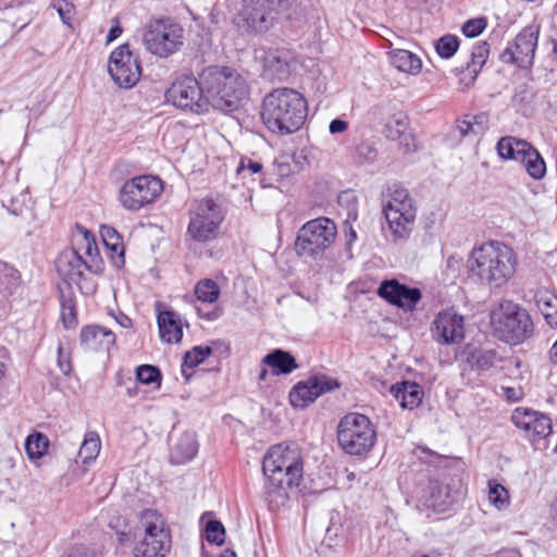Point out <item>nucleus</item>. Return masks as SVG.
Here are the masks:
<instances>
[{"instance_id":"1","label":"nucleus","mask_w":557,"mask_h":557,"mask_svg":"<svg viewBox=\"0 0 557 557\" xmlns=\"http://www.w3.org/2000/svg\"><path fill=\"white\" fill-rule=\"evenodd\" d=\"M265 476L263 497L271 510L285 506L289 491L298 487L304 475V460L297 444L272 446L262 461Z\"/></svg>"},{"instance_id":"2","label":"nucleus","mask_w":557,"mask_h":557,"mask_svg":"<svg viewBox=\"0 0 557 557\" xmlns=\"http://www.w3.org/2000/svg\"><path fill=\"white\" fill-rule=\"evenodd\" d=\"M308 115L307 100L296 89L275 88L262 100L261 120L273 134L289 135L304 125Z\"/></svg>"},{"instance_id":"3","label":"nucleus","mask_w":557,"mask_h":557,"mask_svg":"<svg viewBox=\"0 0 557 557\" xmlns=\"http://www.w3.org/2000/svg\"><path fill=\"white\" fill-rule=\"evenodd\" d=\"M518 258L511 247L502 242H488L474 249L469 259V270L491 288L503 287L513 277Z\"/></svg>"},{"instance_id":"4","label":"nucleus","mask_w":557,"mask_h":557,"mask_svg":"<svg viewBox=\"0 0 557 557\" xmlns=\"http://www.w3.org/2000/svg\"><path fill=\"white\" fill-rule=\"evenodd\" d=\"M201 84L211 107L224 113L236 111L249 95L246 78L230 66L211 65L203 69Z\"/></svg>"},{"instance_id":"5","label":"nucleus","mask_w":557,"mask_h":557,"mask_svg":"<svg viewBox=\"0 0 557 557\" xmlns=\"http://www.w3.org/2000/svg\"><path fill=\"white\" fill-rule=\"evenodd\" d=\"M491 326L495 335L509 345H519L534 333L529 312L510 300H503L491 310Z\"/></svg>"},{"instance_id":"6","label":"nucleus","mask_w":557,"mask_h":557,"mask_svg":"<svg viewBox=\"0 0 557 557\" xmlns=\"http://www.w3.org/2000/svg\"><path fill=\"white\" fill-rule=\"evenodd\" d=\"M383 214L394 240H405L410 236L417 208L405 187L399 184L388 187V195L383 203Z\"/></svg>"},{"instance_id":"7","label":"nucleus","mask_w":557,"mask_h":557,"mask_svg":"<svg viewBox=\"0 0 557 557\" xmlns=\"http://www.w3.org/2000/svg\"><path fill=\"white\" fill-rule=\"evenodd\" d=\"M376 430L371 420L358 412L344 416L337 425V442L348 455L363 456L374 446Z\"/></svg>"},{"instance_id":"8","label":"nucleus","mask_w":557,"mask_h":557,"mask_svg":"<svg viewBox=\"0 0 557 557\" xmlns=\"http://www.w3.org/2000/svg\"><path fill=\"white\" fill-rule=\"evenodd\" d=\"M280 0H243L233 17V24L244 35H259L270 30L276 21Z\"/></svg>"},{"instance_id":"9","label":"nucleus","mask_w":557,"mask_h":557,"mask_svg":"<svg viewBox=\"0 0 557 557\" xmlns=\"http://www.w3.org/2000/svg\"><path fill=\"white\" fill-rule=\"evenodd\" d=\"M139 529L145 536L134 548L135 557H165L171 540L162 516L154 509H145L139 516Z\"/></svg>"},{"instance_id":"10","label":"nucleus","mask_w":557,"mask_h":557,"mask_svg":"<svg viewBox=\"0 0 557 557\" xmlns=\"http://www.w3.org/2000/svg\"><path fill=\"white\" fill-rule=\"evenodd\" d=\"M336 234V225L331 219L310 220L300 227L295 249L299 256L318 258L333 244Z\"/></svg>"},{"instance_id":"11","label":"nucleus","mask_w":557,"mask_h":557,"mask_svg":"<svg viewBox=\"0 0 557 557\" xmlns=\"http://www.w3.org/2000/svg\"><path fill=\"white\" fill-rule=\"evenodd\" d=\"M149 52L168 58L181 49L184 44V28L171 18L151 21L143 36Z\"/></svg>"},{"instance_id":"12","label":"nucleus","mask_w":557,"mask_h":557,"mask_svg":"<svg viewBox=\"0 0 557 557\" xmlns=\"http://www.w3.org/2000/svg\"><path fill=\"white\" fill-rule=\"evenodd\" d=\"M224 220L222 207L211 199L201 200L190 212L187 226V239L198 244L214 240Z\"/></svg>"},{"instance_id":"13","label":"nucleus","mask_w":557,"mask_h":557,"mask_svg":"<svg viewBox=\"0 0 557 557\" xmlns=\"http://www.w3.org/2000/svg\"><path fill=\"white\" fill-rule=\"evenodd\" d=\"M165 99L176 108L197 114L208 112L211 107V100L201 84V73L198 79L185 76L173 82L165 91Z\"/></svg>"},{"instance_id":"14","label":"nucleus","mask_w":557,"mask_h":557,"mask_svg":"<svg viewBox=\"0 0 557 557\" xmlns=\"http://www.w3.org/2000/svg\"><path fill=\"white\" fill-rule=\"evenodd\" d=\"M162 191L161 180L151 175H140L127 180L119 191V201L128 211H138L153 202Z\"/></svg>"},{"instance_id":"15","label":"nucleus","mask_w":557,"mask_h":557,"mask_svg":"<svg viewBox=\"0 0 557 557\" xmlns=\"http://www.w3.org/2000/svg\"><path fill=\"white\" fill-rule=\"evenodd\" d=\"M540 28L534 25L524 27L499 54L505 64H512L520 69H530L534 63L537 48Z\"/></svg>"},{"instance_id":"16","label":"nucleus","mask_w":557,"mask_h":557,"mask_svg":"<svg viewBox=\"0 0 557 557\" xmlns=\"http://www.w3.org/2000/svg\"><path fill=\"white\" fill-rule=\"evenodd\" d=\"M108 72L113 82L122 88H131L139 81L141 75L139 60L127 44L119 46L111 52Z\"/></svg>"},{"instance_id":"17","label":"nucleus","mask_w":557,"mask_h":557,"mask_svg":"<svg viewBox=\"0 0 557 557\" xmlns=\"http://www.w3.org/2000/svg\"><path fill=\"white\" fill-rule=\"evenodd\" d=\"M341 386L336 379L326 374H314L293 386L288 398L296 409H305L313 404L321 395L332 392Z\"/></svg>"},{"instance_id":"18","label":"nucleus","mask_w":557,"mask_h":557,"mask_svg":"<svg viewBox=\"0 0 557 557\" xmlns=\"http://www.w3.org/2000/svg\"><path fill=\"white\" fill-rule=\"evenodd\" d=\"M413 494L421 506L436 512L447 511L457 500L448 485L432 478H429L426 482L419 483Z\"/></svg>"},{"instance_id":"19","label":"nucleus","mask_w":557,"mask_h":557,"mask_svg":"<svg viewBox=\"0 0 557 557\" xmlns=\"http://www.w3.org/2000/svg\"><path fill=\"white\" fill-rule=\"evenodd\" d=\"M377 295L388 304L406 310L416 308L422 297L421 290L418 287L401 284L395 278L381 282Z\"/></svg>"},{"instance_id":"20","label":"nucleus","mask_w":557,"mask_h":557,"mask_svg":"<svg viewBox=\"0 0 557 557\" xmlns=\"http://www.w3.org/2000/svg\"><path fill=\"white\" fill-rule=\"evenodd\" d=\"M512 421L519 429L527 432V436L531 441L543 440L553 430L552 420L548 416L530 409L515 410Z\"/></svg>"},{"instance_id":"21","label":"nucleus","mask_w":557,"mask_h":557,"mask_svg":"<svg viewBox=\"0 0 557 557\" xmlns=\"http://www.w3.org/2000/svg\"><path fill=\"white\" fill-rule=\"evenodd\" d=\"M433 324V337L438 343L445 345L457 344L465 337L463 317L455 312H440Z\"/></svg>"},{"instance_id":"22","label":"nucleus","mask_w":557,"mask_h":557,"mask_svg":"<svg viewBox=\"0 0 557 557\" xmlns=\"http://www.w3.org/2000/svg\"><path fill=\"white\" fill-rule=\"evenodd\" d=\"M55 269L61 278L67 284H75L83 289L81 283L86 270L83 255L78 249H65L55 260Z\"/></svg>"},{"instance_id":"23","label":"nucleus","mask_w":557,"mask_h":557,"mask_svg":"<svg viewBox=\"0 0 557 557\" xmlns=\"http://www.w3.org/2000/svg\"><path fill=\"white\" fill-rule=\"evenodd\" d=\"M79 339L87 350H109L115 343V334L99 325H87L82 329Z\"/></svg>"},{"instance_id":"24","label":"nucleus","mask_w":557,"mask_h":557,"mask_svg":"<svg viewBox=\"0 0 557 557\" xmlns=\"http://www.w3.org/2000/svg\"><path fill=\"white\" fill-rule=\"evenodd\" d=\"M72 249H78L83 255L85 268L88 272L96 275L103 273L104 263L100 256L96 238L89 231H83L81 243H77Z\"/></svg>"},{"instance_id":"25","label":"nucleus","mask_w":557,"mask_h":557,"mask_svg":"<svg viewBox=\"0 0 557 557\" xmlns=\"http://www.w3.org/2000/svg\"><path fill=\"white\" fill-rule=\"evenodd\" d=\"M290 53L285 50H275L267 53L264 58V76L271 81H285L290 75Z\"/></svg>"},{"instance_id":"26","label":"nucleus","mask_w":557,"mask_h":557,"mask_svg":"<svg viewBox=\"0 0 557 557\" xmlns=\"http://www.w3.org/2000/svg\"><path fill=\"white\" fill-rule=\"evenodd\" d=\"M160 337L169 344L180 343L183 337V325L180 317L170 310L159 312L157 317Z\"/></svg>"},{"instance_id":"27","label":"nucleus","mask_w":557,"mask_h":557,"mask_svg":"<svg viewBox=\"0 0 557 557\" xmlns=\"http://www.w3.org/2000/svg\"><path fill=\"white\" fill-rule=\"evenodd\" d=\"M391 393L405 409L418 407L423 396L421 386L416 382L409 381H403L392 385Z\"/></svg>"},{"instance_id":"28","label":"nucleus","mask_w":557,"mask_h":557,"mask_svg":"<svg viewBox=\"0 0 557 557\" xmlns=\"http://www.w3.org/2000/svg\"><path fill=\"white\" fill-rule=\"evenodd\" d=\"M391 64L399 72L417 75L422 69L421 59L406 49H394L387 52Z\"/></svg>"},{"instance_id":"29","label":"nucleus","mask_w":557,"mask_h":557,"mask_svg":"<svg viewBox=\"0 0 557 557\" xmlns=\"http://www.w3.org/2000/svg\"><path fill=\"white\" fill-rule=\"evenodd\" d=\"M198 451V444L194 433H184L175 443L170 454V461L182 465L190 461Z\"/></svg>"},{"instance_id":"30","label":"nucleus","mask_w":557,"mask_h":557,"mask_svg":"<svg viewBox=\"0 0 557 557\" xmlns=\"http://www.w3.org/2000/svg\"><path fill=\"white\" fill-rule=\"evenodd\" d=\"M262 362L271 368L274 375H286L298 369L295 357L282 349L269 352L263 357Z\"/></svg>"},{"instance_id":"31","label":"nucleus","mask_w":557,"mask_h":557,"mask_svg":"<svg viewBox=\"0 0 557 557\" xmlns=\"http://www.w3.org/2000/svg\"><path fill=\"white\" fill-rule=\"evenodd\" d=\"M535 302L546 323L557 329V295L548 289H539Z\"/></svg>"},{"instance_id":"32","label":"nucleus","mask_w":557,"mask_h":557,"mask_svg":"<svg viewBox=\"0 0 557 557\" xmlns=\"http://www.w3.org/2000/svg\"><path fill=\"white\" fill-rule=\"evenodd\" d=\"M491 46L486 40H480L472 46L470 53V61L467 62L463 69L467 72L471 81H475L479 73L483 69L490 55Z\"/></svg>"},{"instance_id":"33","label":"nucleus","mask_w":557,"mask_h":557,"mask_svg":"<svg viewBox=\"0 0 557 557\" xmlns=\"http://www.w3.org/2000/svg\"><path fill=\"white\" fill-rule=\"evenodd\" d=\"M530 144L516 137H503L497 143V152L500 158L507 160L520 161L525 151L529 150Z\"/></svg>"},{"instance_id":"34","label":"nucleus","mask_w":557,"mask_h":557,"mask_svg":"<svg viewBox=\"0 0 557 557\" xmlns=\"http://www.w3.org/2000/svg\"><path fill=\"white\" fill-rule=\"evenodd\" d=\"M497 354L493 349L474 348L467 352V362L471 369L486 371L496 362Z\"/></svg>"},{"instance_id":"35","label":"nucleus","mask_w":557,"mask_h":557,"mask_svg":"<svg viewBox=\"0 0 557 557\" xmlns=\"http://www.w3.org/2000/svg\"><path fill=\"white\" fill-rule=\"evenodd\" d=\"M520 162L533 178L539 180L545 175V162L539 151L531 145L529 146V150L525 151V154L522 156Z\"/></svg>"},{"instance_id":"36","label":"nucleus","mask_w":557,"mask_h":557,"mask_svg":"<svg viewBox=\"0 0 557 557\" xmlns=\"http://www.w3.org/2000/svg\"><path fill=\"white\" fill-rule=\"evenodd\" d=\"M212 354V348L210 346H195L191 350L187 351L184 356L182 363V374L189 379V374H187L188 369H194L198 364L205 361L207 357Z\"/></svg>"},{"instance_id":"37","label":"nucleus","mask_w":557,"mask_h":557,"mask_svg":"<svg viewBox=\"0 0 557 557\" xmlns=\"http://www.w3.org/2000/svg\"><path fill=\"white\" fill-rule=\"evenodd\" d=\"M48 447L49 440L42 433H33L25 440L26 454L33 460L41 458L46 454Z\"/></svg>"},{"instance_id":"38","label":"nucleus","mask_w":557,"mask_h":557,"mask_svg":"<svg viewBox=\"0 0 557 557\" xmlns=\"http://www.w3.org/2000/svg\"><path fill=\"white\" fill-rule=\"evenodd\" d=\"M408 127V119L404 112H398L391 115L384 127L385 136L391 140L399 139Z\"/></svg>"},{"instance_id":"39","label":"nucleus","mask_w":557,"mask_h":557,"mask_svg":"<svg viewBox=\"0 0 557 557\" xmlns=\"http://www.w3.org/2000/svg\"><path fill=\"white\" fill-rule=\"evenodd\" d=\"M100 446L99 436L95 432L87 433L78 451V456L83 463H88L95 460L100 451Z\"/></svg>"},{"instance_id":"40","label":"nucleus","mask_w":557,"mask_h":557,"mask_svg":"<svg viewBox=\"0 0 557 557\" xmlns=\"http://www.w3.org/2000/svg\"><path fill=\"white\" fill-rule=\"evenodd\" d=\"M195 294L199 300L212 304L220 296V287L213 280L206 278L197 283Z\"/></svg>"},{"instance_id":"41","label":"nucleus","mask_w":557,"mask_h":557,"mask_svg":"<svg viewBox=\"0 0 557 557\" xmlns=\"http://www.w3.org/2000/svg\"><path fill=\"white\" fill-rule=\"evenodd\" d=\"M488 500L497 509L503 510L509 506V494L506 487L494 480L488 481Z\"/></svg>"},{"instance_id":"42","label":"nucleus","mask_w":557,"mask_h":557,"mask_svg":"<svg viewBox=\"0 0 557 557\" xmlns=\"http://www.w3.org/2000/svg\"><path fill=\"white\" fill-rule=\"evenodd\" d=\"M459 44L457 36L445 35L436 41L435 49L441 58L450 59L457 52Z\"/></svg>"},{"instance_id":"43","label":"nucleus","mask_w":557,"mask_h":557,"mask_svg":"<svg viewBox=\"0 0 557 557\" xmlns=\"http://www.w3.org/2000/svg\"><path fill=\"white\" fill-rule=\"evenodd\" d=\"M205 533L208 542L214 543L219 546L225 541V528L219 520H209L206 523Z\"/></svg>"},{"instance_id":"44","label":"nucleus","mask_w":557,"mask_h":557,"mask_svg":"<svg viewBox=\"0 0 557 557\" xmlns=\"http://www.w3.org/2000/svg\"><path fill=\"white\" fill-rule=\"evenodd\" d=\"M61 320L66 329L74 326L77 322L76 310L72 297L61 296Z\"/></svg>"},{"instance_id":"45","label":"nucleus","mask_w":557,"mask_h":557,"mask_svg":"<svg viewBox=\"0 0 557 557\" xmlns=\"http://www.w3.org/2000/svg\"><path fill=\"white\" fill-rule=\"evenodd\" d=\"M136 380L144 384L160 383V370L150 364H141L136 369Z\"/></svg>"},{"instance_id":"46","label":"nucleus","mask_w":557,"mask_h":557,"mask_svg":"<svg viewBox=\"0 0 557 557\" xmlns=\"http://www.w3.org/2000/svg\"><path fill=\"white\" fill-rule=\"evenodd\" d=\"M486 27L485 18H472L467 21L462 26V34L466 37L474 38L479 36Z\"/></svg>"},{"instance_id":"47","label":"nucleus","mask_w":557,"mask_h":557,"mask_svg":"<svg viewBox=\"0 0 557 557\" xmlns=\"http://www.w3.org/2000/svg\"><path fill=\"white\" fill-rule=\"evenodd\" d=\"M103 245L111 252V259H112L113 264L116 268H121L122 265H124L125 249H124L123 240L113 242V243H104Z\"/></svg>"},{"instance_id":"48","label":"nucleus","mask_w":557,"mask_h":557,"mask_svg":"<svg viewBox=\"0 0 557 557\" xmlns=\"http://www.w3.org/2000/svg\"><path fill=\"white\" fill-rule=\"evenodd\" d=\"M52 8L57 10L62 22L69 25L73 16L74 5L69 0H53Z\"/></svg>"},{"instance_id":"49","label":"nucleus","mask_w":557,"mask_h":557,"mask_svg":"<svg viewBox=\"0 0 557 557\" xmlns=\"http://www.w3.org/2000/svg\"><path fill=\"white\" fill-rule=\"evenodd\" d=\"M2 206L14 216H23L24 213L28 211L24 199H20L18 197L11 198L8 202L3 201Z\"/></svg>"},{"instance_id":"50","label":"nucleus","mask_w":557,"mask_h":557,"mask_svg":"<svg viewBox=\"0 0 557 557\" xmlns=\"http://www.w3.org/2000/svg\"><path fill=\"white\" fill-rule=\"evenodd\" d=\"M58 367H59L60 371L65 375H69L72 371V363H71L70 355L64 354L61 344H59V346H58Z\"/></svg>"},{"instance_id":"51","label":"nucleus","mask_w":557,"mask_h":557,"mask_svg":"<svg viewBox=\"0 0 557 557\" xmlns=\"http://www.w3.org/2000/svg\"><path fill=\"white\" fill-rule=\"evenodd\" d=\"M100 235L103 244L122 240V236L119 234V232L110 225H102L100 228Z\"/></svg>"},{"instance_id":"52","label":"nucleus","mask_w":557,"mask_h":557,"mask_svg":"<svg viewBox=\"0 0 557 557\" xmlns=\"http://www.w3.org/2000/svg\"><path fill=\"white\" fill-rule=\"evenodd\" d=\"M61 557H96V553L94 549L79 545L72 547L67 553H65Z\"/></svg>"},{"instance_id":"53","label":"nucleus","mask_w":557,"mask_h":557,"mask_svg":"<svg viewBox=\"0 0 557 557\" xmlns=\"http://www.w3.org/2000/svg\"><path fill=\"white\" fill-rule=\"evenodd\" d=\"M249 171L252 174L260 173L262 171V164L251 159H243L238 165L237 172Z\"/></svg>"},{"instance_id":"54","label":"nucleus","mask_w":557,"mask_h":557,"mask_svg":"<svg viewBox=\"0 0 557 557\" xmlns=\"http://www.w3.org/2000/svg\"><path fill=\"white\" fill-rule=\"evenodd\" d=\"M348 128V123L341 119H334L331 121L329 125V131L331 134H339L345 132Z\"/></svg>"},{"instance_id":"55","label":"nucleus","mask_w":557,"mask_h":557,"mask_svg":"<svg viewBox=\"0 0 557 557\" xmlns=\"http://www.w3.org/2000/svg\"><path fill=\"white\" fill-rule=\"evenodd\" d=\"M457 129L461 137H465L471 133H473V125L469 121H459L457 123Z\"/></svg>"},{"instance_id":"56","label":"nucleus","mask_w":557,"mask_h":557,"mask_svg":"<svg viewBox=\"0 0 557 557\" xmlns=\"http://www.w3.org/2000/svg\"><path fill=\"white\" fill-rule=\"evenodd\" d=\"M122 34V27L120 26L117 20H115V25H113L108 35H107V44L115 40Z\"/></svg>"},{"instance_id":"57","label":"nucleus","mask_w":557,"mask_h":557,"mask_svg":"<svg viewBox=\"0 0 557 557\" xmlns=\"http://www.w3.org/2000/svg\"><path fill=\"white\" fill-rule=\"evenodd\" d=\"M547 359H548V362L553 367L557 368V339L553 343V345L548 349Z\"/></svg>"},{"instance_id":"58","label":"nucleus","mask_w":557,"mask_h":557,"mask_svg":"<svg viewBox=\"0 0 557 557\" xmlns=\"http://www.w3.org/2000/svg\"><path fill=\"white\" fill-rule=\"evenodd\" d=\"M116 322L122 326V327H131L132 326V320L125 315V314H120L119 317H116Z\"/></svg>"},{"instance_id":"59","label":"nucleus","mask_w":557,"mask_h":557,"mask_svg":"<svg viewBox=\"0 0 557 557\" xmlns=\"http://www.w3.org/2000/svg\"><path fill=\"white\" fill-rule=\"evenodd\" d=\"M197 311L201 318H203L208 321H213V320L218 319V317H219L216 311H210V312L203 313L200 308H197Z\"/></svg>"},{"instance_id":"60","label":"nucleus","mask_w":557,"mask_h":557,"mask_svg":"<svg viewBox=\"0 0 557 557\" xmlns=\"http://www.w3.org/2000/svg\"><path fill=\"white\" fill-rule=\"evenodd\" d=\"M412 557H443L440 553L432 550L429 553H416Z\"/></svg>"},{"instance_id":"61","label":"nucleus","mask_w":557,"mask_h":557,"mask_svg":"<svg viewBox=\"0 0 557 557\" xmlns=\"http://www.w3.org/2000/svg\"><path fill=\"white\" fill-rule=\"evenodd\" d=\"M552 44V53L554 55V59L557 61V39H550Z\"/></svg>"},{"instance_id":"62","label":"nucleus","mask_w":557,"mask_h":557,"mask_svg":"<svg viewBox=\"0 0 557 557\" xmlns=\"http://www.w3.org/2000/svg\"><path fill=\"white\" fill-rule=\"evenodd\" d=\"M349 236L348 244L352 243L357 238L356 232L352 230V227H349V232L347 234Z\"/></svg>"},{"instance_id":"63","label":"nucleus","mask_w":557,"mask_h":557,"mask_svg":"<svg viewBox=\"0 0 557 557\" xmlns=\"http://www.w3.org/2000/svg\"><path fill=\"white\" fill-rule=\"evenodd\" d=\"M221 557H236V554L235 552L231 550V549H225L222 554H221Z\"/></svg>"},{"instance_id":"64","label":"nucleus","mask_w":557,"mask_h":557,"mask_svg":"<svg viewBox=\"0 0 557 557\" xmlns=\"http://www.w3.org/2000/svg\"><path fill=\"white\" fill-rule=\"evenodd\" d=\"M267 375H268V370H267V369H262V370L260 371V373H259V380H260V381H264V380H265V377H267Z\"/></svg>"}]
</instances>
